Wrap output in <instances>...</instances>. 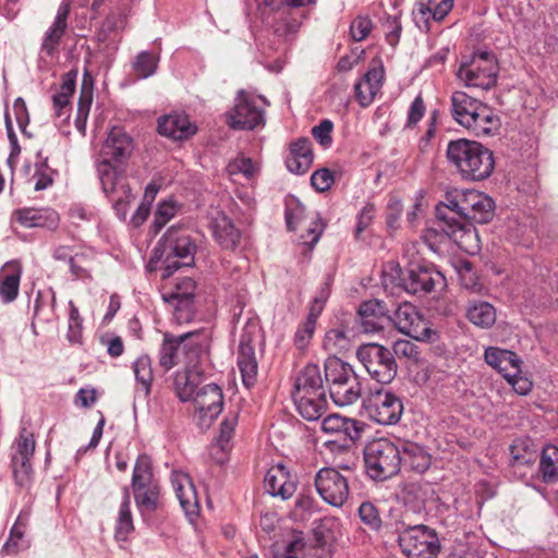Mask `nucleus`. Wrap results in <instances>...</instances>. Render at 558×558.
Returning <instances> with one entry per match:
<instances>
[{"mask_svg":"<svg viewBox=\"0 0 558 558\" xmlns=\"http://www.w3.org/2000/svg\"><path fill=\"white\" fill-rule=\"evenodd\" d=\"M134 141L122 128L113 126L104 142L96 170L104 193L110 198L118 217L125 219L130 202L134 198L123 175L124 165L132 156Z\"/></svg>","mask_w":558,"mask_h":558,"instance_id":"1","label":"nucleus"},{"mask_svg":"<svg viewBox=\"0 0 558 558\" xmlns=\"http://www.w3.org/2000/svg\"><path fill=\"white\" fill-rule=\"evenodd\" d=\"M435 214L451 226L474 228V223L485 225L494 218L495 202L475 190L453 191L447 193L446 202L436 206Z\"/></svg>","mask_w":558,"mask_h":558,"instance_id":"2","label":"nucleus"},{"mask_svg":"<svg viewBox=\"0 0 558 558\" xmlns=\"http://www.w3.org/2000/svg\"><path fill=\"white\" fill-rule=\"evenodd\" d=\"M447 158L461 178L468 181L485 180L495 168L493 151L478 142L465 138L449 142Z\"/></svg>","mask_w":558,"mask_h":558,"instance_id":"3","label":"nucleus"},{"mask_svg":"<svg viewBox=\"0 0 558 558\" xmlns=\"http://www.w3.org/2000/svg\"><path fill=\"white\" fill-rule=\"evenodd\" d=\"M325 378L329 384L330 398L337 405H350L360 399L361 383L350 364L337 357L328 359L325 363Z\"/></svg>","mask_w":558,"mask_h":558,"instance_id":"4","label":"nucleus"},{"mask_svg":"<svg viewBox=\"0 0 558 558\" xmlns=\"http://www.w3.org/2000/svg\"><path fill=\"white\" fill-rule=\"evenodd\" d=\"M365 470L374 481H386L397 475L401 469L400 447L388 438L368 442L364 449Z\"/></svg>","mask_w":558,"mask_h":558,"instance_id":"5","label":"nucleus"},{"mask_svg":"<svg viewBox=\"0 0 558 558\" xmlns=\"http://www.w3.org/2000/svg\"><path fill=\"white\" fill-rule=\"evenodd\" d=\"M398 543L408 558H436L440 544L437 533L428 526L416 522L399 520Z\"/></svg>","mask_w":558,"mask_h":558,"instance_id":"6","label":"nucleus"},{"mask_svg":"<svg viewBox=\"0 0 558 558\" xmlns=\"http://www.w3.org/2000/svg\"><path fill=\"white\" fill-rule=\"evenodd\" d=\"M196 244L186 230L171 227L162 236V254L166 255L161 278H170L174 271L194 264Z\"/></svg>","mask_w":558,"mask_h":558,"instance_id":"7","label":"nucleus"},{"mask_svg":"<svg viewBox=\"0 0 558 558\" xmlns=\"http://www.w3.org/2000/svg\"><path fill=\"white\" fill-rule=\"evenodd\" d=\"M356 357L368 375L379 384H390L398 371L392 352L378 343H365L357 348Z\"/></svg>","mask_w":558,"mask_h":558,"instance_id":"8","label":"nucleus"},{"mask_svg":"<svg viewBox=\"0 0 558 558\" xmlns=\"http://www.w3.org/2000/svg\"><path fill=\"white\" fill-rule=\"evenodd\" d=\"M498 64L493 53L483 51L472 56L470 60L462 61L458 71V78L466 87L489 89L496 85Z\"/></svg>","mask_w":558,"mask_h":558,"instance_id":"9","label":"nucleus"},{"mask_svg":"<svg viewBox=\"0 0 558 558\" xmlns=\"http://www.w3.org/2000/svg\"><path fill=\"white\" fill-rule=\"evenodd\" d=\"M367 416L381 425L397 424L403 413V403L395 393L378 389L369 392L363 400Z\"/></svg>","mask_w":558,"mask_h":558,"instance_id":"10","label":"nucleus"},{"mask_svg":"<svg viewBox=\"0 0 558 558\" xmlns=\"http://www.w3.org/2000/svg\"><path fill=\"white\" fill-rule=\"evenodd\" d=\"M35 439L31 432L23 429L12 445L11 466L15 484L27 488L33 481L31 460L35 452Z\"/></svg>","mask_w":558,"mask_h":558,"instance_id":"11","label":"nucleus"},{"mask_svg":"<svg viewBox=\"0 0 558 558\" xmlns=\"http://www.w3.org/2000/svg\"><path fill=\"white\" fill-rule=\"evenodd\" d=\"M438 227L427 228L422 239L428 245V247L437 252L439 245L447 239H451L461 248L470 250L473 242L477 241V232L475 228L462 227V225H450L437 217Z\"/></svg>","mask_w":558,"mask_h":558,"instance_id":"12","label":"nucleus"},{"mask_svg":"<svg viewBox=\"0 0 558 558\" xmlns=\"http://www.w3.org/2000/svg\"><path fill=\"white\" fill-rule=\"evenodd\" d=\"M315 487L324 501L341 507L349 498V478L335 468H323L315 475Z\"/></svg>","mask_w":558,"mask_h":558,"instance_id":"13","label":"nucleus"},{"mask_svg":"<svg viewBox=\"0 0 558 558\" xmlns=\"http://www.w3.org/2000/svg\"><path fill=\"white\" fill-rule=\"evenodd\" d=\"M402 286L410 293H429L446 286L445 276L432 265L411 263L404 270Z\"/></svg>","mask_w":558,"mask_h":558,"instance_id":"14","label":"nucleus"},{"mask_svg":"<svg viewBox=\"0 0 558 558\" xmlns=\"http://www.w3.org/2000/svg\"><path fill=\"white\" fill-rule=\"evenodd\" d=\"M226 117L228 125L234 130H253L264 123V111L244 90L238 93L234 107Z\"/></svg>","mask_w":558,"mask_h":558,"instance_id":"15","label":"nucleus"},{"mask_svg":"<svg viewBox=\"0 0 558 558\" xmlns=\"http://www.w3.org/2000/svg\"><path fill=\"white\" fill-rule=\"evenodd\" d=\"M223 408V395L216 384L201 387L194 397L195 418L201 427H208Z\"/></svg>","mask_w":558,"mask_h":558,"instance_id":"16","label":"nucleus"},{"mask_svg":"<svg viewBox=\"0 0 558 558\" xmlns=\"http://www.w3.org/2000/svg\"><path fill=\"white\" fill-rule=\"evenodd\" d=\"M390 323L402 333L416 340H423L428 337L429 329L417 308L409 303H401L390 315Z\"/></svg>","mask_w":558,"mask_h":558,"instance_id":"17","label":"nucleus"},{"mask_svg":"<svg viewBox=\"0 0 558 558\" xmlns=\"http://www.w3.org/2000/svg\"><path fill=\"white\" fill-rule=\"evenodd\" d=\"M315 2L316 0H265V4L276 11L272 19L274 32L278 36L295 33L300 22L292 16V8L305 7Z\"/></svg>","mask_w":558,"mask_h":558,"instance_id":"18","label":"nucleus"},{"mask_svg":"<svg viewBox=\"0 0 558 558\" xmlns=\"http://www.w3.org/2000/svg\"><path fill=\"white\" fill-rule=\"evenodd\" d=\"M429 485L427 482H408L400 493L399 498L404 507L400 520L413 521L411 514L421 520L425 513V504L428 497Z\"/></svg>","mask_w":558,"mask_h":558,"instance_id":"19","label":"nucleus"},{"mask_svg":"<svg viewBox=\"0 0 558 558\" xmlns=\"http://www.w3.org/2000/svg\"><path fill=\"white\" fill-rule=\"evenodd\" d=\"M357 322L361 332H378L384 329L386 324L390 323L389 311L383 301H364L357 310Z\"/></svg>","mask_w":558,"mask_h":558,"instance_id":"20","label":"nucleus"},{"mask_svg":"<svg viewBox=\"0 0 558 558\" xmlns=\"http://www.w3.org/2000/svg\"><path fill=\"white\" fill-rule=\"evenodd\" d=\"M385 76L383 62L379 58L371 61L367 72L354 86L355 98L362 107L369 106L379 89Z\"/></svg>","mask_w":558,"mask_h":558,"instance_id":"21","label":"nucleus"},{"mask_svg":"<svg viewBox=\"0 0 558 558\" xmlns=\"http://www.w3.org/2000/svg\"><path fill=\"white\" fill-rule=\"evenodd\" d=\"M485 362L497 369L506 380L515 377L521 373V360L510 350L489 347L484 353Z\"/></svg>","mask_w":558,"mask_h":558,"instance_id":"22","label":"nucleus"},{"mask_svg":"<svg viewBox=\"0 0 558 558\" xmlns=\"http://www.w3.org/2000/svg\"><path fill=\"white\" fill-rule=\"evenodd\" d=\"M12 217L24 228L56 229L60 220L58 213L51 208H19Z\"/></svg>","mask_w":558,"mask_h":558,"instance_id":"23","label":"nucleus"},{"mask_svg":"<svg viewBox=\"0 0 558 558\" xmlns=\"http://www.w3.org/2000/svg\"><path fill=\"white\" fill-rule=\"evenodd\" d=\"M238 366L241 372L243 384L250 388L255 385L257 379L258 363L252 338L248 333H243L240 338Z\"/></svg>","mask_w":558,"mask_h":558,"instance_id":"24","label":"nucleus"},{"mask_svg":"<svg viewBox=\"0 0 558 558\" xmlns=\"http://www.w3.org/2000/svg\"><path fill=\"white\" fill-rule=\"evenodd\" d=\"M265 489L274 497L289 499L295 493V483L290 478V473L282 464L270 468L265 475Z\"/></svg>","mask_w":558,"mask_h":558,"instance_id":"25","label":"nucleus"},{"mask_svg":"<svg viewBox=\"0 0 558 558\" xmlns=\"http://www.w3.org/2000/svg\"><path fill=\"white\" fill-rule=\"evenodd\" d=\"M313 159L311 141L301 137L290 144V154L286 158V166L294 174H304L311 168Z\"/></svg>","mask_w":558,"mask_h":558,"instance_id":"26","label":"nucleus"},{"mask_svg":"<svg viewBox=\"0 0 558 558\" xmlns=\"http://www.w3.org/2000/svg\"><path fill=\"white\" fill-rule=\"evenodd\" d=\"M171 483L180 505L185 513H196L198 506L197 496L191 477L183 472L174 471L171 475Z\"/></svg>","mask_w":558,"mask_h":558,"instance_id":"27","label":"nucleus"},{"mask_svg":"<svg viewBox=\"0 0 558 558\" xmlns=\"http://www.w3.org/2000/svg\"><path fill=\"white\" fill-rule=\"evenodd\" d=\"M70 13V5L68 2H62L59 8L57 15L54 17V21L52 25L47 31L43 44H41V50L48 54L52 56L54 51L57 50L63 35L65 34L66 27H68V16Z\"/></svg>","mask_w":558,"mask_h":558,"instance_id":"28","label":"nucleus"},{"mask_svg":"<svg viewBox=\"0 0 558 558\" xmlns=\"http://www.w3.org/2000/svg\"><path fill=\"white\" fill-rule=\"evenodd\" d=\"M158 131L163 136L181 141L195 134L196 126L185 114L175 113L161 118L158 122Z\"/></svg>","mask_w":558,"mask_h":558,"instance_id":"29","label":"nucleus"},{"mask_svg":"<svg viewBox=\"0 0 558 558\" xmlns=\"http://www.w3.org/2000/svg\"><path fill=\"white\" fill-rule=\"evenodd\" d=\"M326 391L320 368L316 364H307L295 377L292 397L306 396Z\"/></svg>","mask_w":558,"mask_h":558,"instance_id":"30","label":"nucleus"},{"mask_svg":"<svg viewBox=\"0 0 558 558\" xmlns=\"http://www.w3.org/2000/svg\"><path fill=\"white\" fill-rule=\"evenodd\" d=\"M478 110L472 116L465 129L473 132L476 136L495 134L500 128V119L494 110L487 105L481 102Z\"/></svg>","mask_w":558,"mask_h":558,"instance_id":"31","label":"nucleus"},{"mask_svg":"<svg viewBox=\"0 0 558 558\" xmlns=\"http://www.w3.org/2000/svg\"><path fill=\"white\" fill-rule=\"evenodd\" d=\"M175 340L181 349L184 359L183 364L185 365L194 364L207 345V336L201 330L186 332L175 337Z\"/></svg>","mask_w":558,"mask_h":558,"instance_id":"32","label":"nucleus"},{"mask_svg":"<svg viewBox=\"0 0 558 558\" xmlns=\"http://www.w3.org/2000/svg\"><path fill=\"white\" fill-rule=\"evenodd\" d=\"M293 401L301 416L307 421H316L326 412L327 398L326 391L314 392L294 397Z\"/></svg>","mask_w":558,"mask_h":558,"instance_id":"33","label":"nucleus"},{"mask_svg":"<svg viewBox=\"0 0 558 558\" xmlns=\"http://www.w3.org/2000/svg\"><path fill=\"white\" fill-rule=\"evenodd\" d=\"M213 232L217 242L226 250H234L240 243V231L225 214H218L214 219Z\"/></svg>","mask_w":558,"mask_h":558,"instance_id":"34","label":"nucleus"},{"mask_svg":"<svg viewBox=\"0 0 558 558\" xmlns=\"http://www.w3.org/2000/svg\"><path fill=\"white\" fill-rule=\"evenodd\" d=\"M22 269L19 263H7L0 276V298L4 303L14 301L19 294Z\"/></svg>","mask_w":558,"mask_h":558,"instance_id":"35","label":"nucleus"},{"mask_svg":"<svg viewBox=\"0 0 558 558\" xmlns=\"http://www.w3.org/2000/svg\"><path fill=\"white\" fill-rule=\"evenodd\" d=\"M482 101L469 96L464 92H454L451 95V112L453 119L463 128L470 122L472 116L478 110Z\"/></svg>","mask_w":558,"mask_h":558,"instance_id":"36","label":"nucleus"},{"mask_svg":"<svg viewBox=\"0 0 558 558\" xmlns=\"http://www.w3.org/2000/svg\"><path fill=\"white\" fill-rule=\"evenodd\" d=\"M400 450L401 465L409 468V470L422 474L430 466V456L417 444H402Z\"/></svg>","mask_w":558,"mask_h":558,"instance_id":"37","label":"nucleus"},{"mask_svg":"<svg viewBox=\"0 0 558 558\" xmlns=\"http://www.w3.org/2000/svg\"><path fill=\"white\" fill-rule=\"evenodd\" d=\"M94 81L92 75L85 72L81 85L77 101V112L74 121L75 128L81 134H85L86 121L93 104Z\"/></svg>","mask_w":558,"mask_h":558,"instance_id":"38","label":"nucleus"},{"mask_svg":"<svg viewBox=\"0 0 558 558\" xmlns=\"http://www.w3.org/2000/svg\"><path fill=\"white\" fill-rule=\"evenodd\" d=\"M77 70H71L62 76L60 90L52 96V104L57 117L68 113L70 98L75 90Z\"/></svg>","mask_w":558,"mask_h":558,"instance_id":"39","label":"nucleus"},{"mask_svg":"<svg viewBox=\"0 0 558 558\" xmlns=\"http://www.w3.org/2000/svg\"><path fill=\"white\" fill-rule=\"evenodd\" d=\"M466 316L472 324L481 328H489L496 322V310L488 302H473L468 307Z\"/></svg>","mask_w":558,"mask_h":558,"instance_id":"40","label":"nucleus"},{"mask_svg":"<svg viewBox=\"0 0 558 558\" xmlns=\"http://www.w3.org/2000/svg\"><path fill=\"white\" fill-rule=\"evenodd\" d=\"M539 474L543 482H558V447L548 445L544 447L539 460Z\"/></svg>","mask_w":558,"mask_h":558,"instance_id":"41","label":"nucleus"},{"mask_svg":"<svg viewBox=\"0 0 558 558\" xmlns=\"http://www.w3.org/2000/svg\"><path fill=\"white\" fill-rule=\"evenodd\" d=\"M196 282L190 277H177L170 291L162 293L165 302L194 301Z\"/></svg>","mask_w":558,"mask_h":558,"instance_id":"42","label":"nucleus"},{"mask_svg":"<svg viewBox=\"0 0 558 558\" xmlns=\"http://www.w3.org/2000/svg\"><path fill=\"white\" fill-rule=\"evenodd\" d=\"M322 307V303L316 299L312 305L307 320L303 326L298 328L294 336V343L299 349H303L308 344L315 329L316 317L319 315Z\"/></svg>","mask_w":558,"mask_h":558,"instance_id":"43","label":"nucleus"},{"mask_svg":"<svg viewBox=\"0 0 558 558\" xmlns=\"http://www.w3.org/2000/svg\"><path fill=\"white\" fill-rule=\"evenodd\" d=\"M153 484L155 483L153 482L150 459L145 454L140 456L132 474V488L144 489Z\"/></svg>","mask_w":558,"mask_h":558,"instance_id":"44","label":"nucleus"},{"mask_svg":"<svg viewBox=\"0 0 558 558\" xmlns=\"http://www.w3.org/2000/svg\"><path fill=\"white\" fill-rule=\"evenodd\" d=\"M183 361L184 359L175 338H166L159 352L160 366H162L165 371H169L178 364H183Z\"/></svg>","mask_w":558,"mask_h":558,"instance_id":"45","label":"nucleus"},{"mask_svg":"<svg viewBox=\"0 0 558 558\" xmlns=\"http://www.w3.org/2000/svg\"><path fill=\"white\" fill-rule=\"evenodd\" d=\"M123 501L120 507L119 518L116 527V536L122 541H124L128 534L132 532L134 529L132 514L130 510L131 498L128 487L123 489Z\"/></svg>","mask_w":558,"mask_h":558,"instance_id":"46","label":"nucleus"},{"mask_svg":"<svg viewBox=\"0 0 558 558\" xmlns=\"http://www.w3.org/2000/svg\"><path fill=\"white\" fill-rule=\"evenodd\" d=\"M136 381L142 386L145 395H149L154 379L151 360L148 355H141L133 364Z\"/></svg>","mask_w":558,"mask_h":558,"instance_id":"47","label":"nucleus"},{"mask_svg":"<svg viewBox=\"0 0 558 558\" xmlns=\"http://www.w3.org/2000/svg\"><path fill=\"white\" fill-rule=\"evenodd\" d=\"M157 63V56L148 51H142L134 58L132 69L138 78H147L156 72Z\"/></svg>","mask_w":558,"mask_h":558,"instance_id":"48","label":"nucleus"},{"mask_svg":"<svg viewBox=\"0 0 558 558\" xmlns=\"http://www.w3.org/2000/svg\"><path fill=\"white\" fill-rule=\"evenodd\" d=\"M460 283L463 288L473 292H480L482 284L473 265L469 260H462L457 266Z\"/></svg>","mask_w":558,"mask_h":558,"instance_id":"49","label":"nucleus"},{"mask_svg":"<svg viewBox=\"0 0 558 558\" xmlns=\"http://www.w3.org/2000/svg\"><path fill=\"white\" fill-rule=\"evenodd\" d=\"M236 424L238 415L233 413L228 414L221 422L217 442L222 451L230 448V442L233 438Z\"/></svg>","mask_w":558,"mask_h":558,"instance_id":"50","label":"nucleus"},{"mask_svg":"<svg viewBox=\"0 0 558 558\" xmlns=\"http://www.w3.org/2000/svg\"><path fill=\"white\" fill-rule=\"evenodd\" d=\"M257 167L251 158L240 156L229 162L227 171L230 177L243 174L247 180L252 179L257 173Z\"/></svg>","mask_w":558,"mask_h":558,"instance_id":"51","label":"nucleus"},{"mask_svg":"<svg viewBox=\"0 0 558 558\" xmlns=\"http://www.w3.org/2000/svg\"><path fill=\"white\" fill-rule=\"evenodd\" d=\"M359 517L361 521L372 531H378L381 527V518L377 507L371 501H364L359 507Z\"/></svg>","mask_w":558,"mask_h":558,"instance_id":"52","label":"nucleus"},{"mask_svg":"<svg viewBox=\"0 0 558 558\" xmlns=\"http://www.w3.org/2000/svg\"><path fill=\"white\" fill-rule=\"evenodd\" d=\"M134 498L138 507L149 510L156 508L159 489L157 484L149 485L144 489H133Z\"/></svg>","mask_w":558,"mask_h":558,"instance_id":"53","label":"nucleus"},{"mask_svg":"<svg viewBox=\"0 0 558 558\" xmlns=\"http://www.w3.org/2000/svg\"><path fill=\"white\" fill-rule=\"evenodd\" d=\"M393 356L396 355L398 359H405L411 362H418L420 360V351L418 347L405 339L398 340L393 343Z\"/></svg>","mask_w":558,"mask_h":558,"instance_id":"54","label":"nucleus"},{"mask_svg":"<svg viewBox=\"0 0 558 558\" xmlns=\"http://www.w3.org/2000/svg\"><path fill=\"white\" fill-rule=\"evenodd\" d=\"M349 336L343 328L330 329L325 337V345L328 349L343 350L349 345Z\"/></svg>","mask_w":558,"mask_h":558,"instance_id":"55","label":"nucleus"},{"mask_svg":"<svg viewBox=\"0 0 558 558\" xmlns=\"http://www.w3.org/2000/svg\"><path fill=\"white\" fill-rule=\"evenodd\" d=\"M173 305V317L178 324L189 323L195 314L194 301L169 302Z\"/></svg>","mask_w":558,"mask_h":558,"instance_id":"56","label":"nucleus"},{"mask_svg":"<svg viewBox=\"0 0 558 558\" xmlns=\"http://www.w3.org/2000/svg\"><path fill=\"white\" fill-rule=\"evenodd\" d=\"M373 28V23L367 16H357L353 20L350 33L355 41L364 40Z\"/></svg>","mask_w":558,"mask_h":558,"instance_id":"57","label":"nucleus"},{"mask_svg":"<svg viewBox=\"0 0 558 558\" xmlns=\"http://www.w3.org/2000/svg\"><path fill=\"white\" fill-rule=\"evenodd\" d=\"M332 128L333 124L330 120H323L318 125L312 129L314 138L325 148L329 147L332 142Z\"/></svg>","mask_w":558,"mask_h":558,"instance_id":"58","label":"nucleus"},{"mask_svg":"<svg viewBox=\"0 0 558 558\" xmlns=\"http://www.w3.org/2000/svg\"><path fill=\"white\" fill-rule=\"evenodd\" d=\"M313 187L318 192L329 190L333 183V175L327 168L316 170L311 177Z\"/></svg>","mask_w":558,"mask_h":558,"instance_id":"59","label":"nucleus"},{"mask_svg":"<svg viewBox=\"0 0 558 558\" xmlns=\"http://www.w3.org/2000/svg\"><path fill=\"white\" fill-rule=\"evenodd\" d=\"M174 214L175 206L172 202L166 201L160 203L154 218L156 229H161L174 216Z\"/></svg>","mask_w":558,"mask_h":558,"instance_id":"60","label":"nucleus"},{"mask_svg":"<svg viewBox=\"0 0 558 558\" xmlns=\"http://www.w3.org/2000/svg\"><path fill=\"white\" fill-rule=\"evenodd\" d=\"M424 114H425L424 100L421 95H417L410 106V109L408 112L407 126L414 128L418 123V121L424 117Z\"/></svg>","mask_w":558,"mask_h":558,"instance_id":"61","label":"nucleus"},{"mask_svg":"<svg viewBox=\"0 0 558 558\" xmlns=\"http://www.w3.org/2000/svg\"><path fill=\"white\" fill-rule=\"evenodd\" d=\"M305 214V207L302 204H296L294 207L288 206L286 210V221L289 230H295Z\"/></svg>","mask_w":558,"mask_h":558,"instance_id":"62","label":"nucleus"},{"mask_svg":"<svg viewBox=\"0 0 558 558\" xmlns=\"http://www.w3.org/2000/svg\"><path fill=\"white\" fill-rule=\"evenodd\" d=\"M363 432V424L354 418H344L341 434L351 441L357 440Z\"/></svg>","mask_w":558,"mask_h":558,"instance_id":"63","label":"nucleus"},{"mask_svg":"<svg viewBox=\"0 0 558 558\" xmlns=\"http://www.w3.org/2000/svg\"><path fill=\"white\" fill-rule=\"evenodd\" d=\"M344 416L339 414H331L325 417L322 422V429L327 434H341L344 425Z\"/></svg>","mask_w":558,"mask_h":558,"instance_id":"64","label":"nucleus"}]
</instances>
